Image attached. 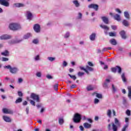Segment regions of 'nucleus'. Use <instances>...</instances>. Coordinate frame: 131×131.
<instances>
[{
  "mask_svg": "<svg viewBox=\"0 0 131 131\" xmlns=\"http://www.w3.org/2000/svg\"><path fill=\"white\" fill-rule=\"evenodd\" d=\"M79 128H80L81 131H83L84 129V128H83V126H80Z\"/></svg>",
  "mask_w": 131,
  "mask_h": 131,
  "instance_id": "774afa93",
  "label": "nucleus"
},
{
  "mask_svg": "<svg viewBox=\"0 0 131 131\" xmlns=\"http://www.w3.org/2000/svg\"><path fill=\"white\" fill-rule=\"evenodd\" d=\"M22 102V98H18L15 101V104H18V103H21Z\"/></svg>",
  "mask_w": 131,
  "mask_h": 131,
  "instance_id": "58836bf2",
  "label": "nucleus"
},
{
  "mask_svg": "<svg viewBox=\"0 0 131 131\" xmlns=\"http://www.w3.org/2000/svg\"><path fill=\"white\" fill-rule=\"evenodd\" d=\"M110 43L111 45H113V46H116L117 45V42L116 41V40L114 38H112L110 40Z\"/></svg>",
  "mask_w": 131,
  "mask_h": 131,
  "instance_id": "412c9836",
  "label": "nucleus"
},
{
  "mask_svg": "<svg viewBox=\"0 0 131 131\" xmlns=\"http://www.w3.org/2000/svg\"><path fill=\"white\" fill-rule=\"evenodd\" d=\"M58 84H56L54 85V89L55 90V91H58Z\"/></svg>",
  "mask_w": 131,
  "mask_h": 131,
  "instance_id": "5fc2aeb1",
  "label": "nucleus"
},
{
  "mask_svg": "<svg viewBox=\"0 0 131 131\" xmlns=\"http://www.w3.org/2000/svg\"><path fill=\"white\" fill-rule=\"evenodd\" d=\"M86 69L89 71H94V69L89 66H86Z\"/></svg>",
  "mask_w": 131,
  "mask_h": 131,
  "instance_id": "e433bc0d",
  "label": "nucleus"
},
{
  "mask_svg": "<svg viewBox=\"0 0 131 131\" xmlns=\"http://www.w3.org/2000/svg\"><path fill=\"white\" fill-rule=\"evenodd\" d=\"M26 114H27V115H28L29 114V107L27 106L26 108Z\"/></svg>",
  "mask_w": 131,
  "mask_h": 131,
  "instance_id": "864d4df0",
  "label": "nucleus"
},
{
  "mask_svg": "<svg viewBox=\"0 0 131 131\" xmlns=\"http://www.w3.org/2000/svg\"><path fill=\"white\" fill-rule=\"evenodd\" d=\"M127 127H128V123H126L124 125L123 128H122L121 131H126V128H127Z\"/></svg>",
  "mask_w": 131,
  "mask_h": 131,
  "instance_id": "473e14b6",
  "label": "nucleus"
},
{
  "mask_svg": "<svg viewBox=\"0 0 131 131\" xmlns=\"http://www.w3.org/2000/svg\"><path fill=\"white\" fill-rule=\"evenodd\" d=\"M116 12H117L118 13H119V14H121V11L119 9H116Z\"/></svg>",
  "mask_w": 131,
  "mask_h": 131,
  "instance_id": "338daca9",
  "label": "nucleus"
},
{
  "mask_svg": "<svg viewBox=\"0 0 131 131\" xmlns=\"http://www.w3.org/2000/svg\"><path fill=\"white\" fill-rule=\"evenodd\" d=\"M27 104H28V102H27V101H24L23 103V105L24 106H26L27 105Z\"/></svg>",
  "mask_w": 131,
  "mask_h": 131,
  "instance_id": "680f3d73",
  "label": "nucleus"
},
{
  "mask_svg": "<svg viewBox=\"0 0 131 131\" xmlns=\"http://www.w3.org/2000/svg\"><path fill=\"white\" fill-rule=\"evenodd\" d=\"M73 120L75 123H79L81 120V115L78 113H76L74 115Z\"/></svg>",
  "mask_w": 131,
  "mask_h": 131,
  "instance_id": "20e7f679",
  "label": "nucleus"
},
{
  "mask_svg": "<svg viewBox=\"0 0 131 131\" xmlns=\"http://www.w3.org/2000/svg\"><path fill=\"white\" fill-rule=\"evenodd\" d=\"M112 88L113 93H115V92H116V89L115 88V86H114V84L112 85Z\"/></svg>",
  "mask_w": 131,
  "mask_h": 131,
  "instance_id": "603ef678",
  "label": "nucleus"
},
{
  "mask_svg": "<svg viewBox=\"0 0 131 131\" xmlns=\"http://www.w3.org/2000/svg\"><path fill=\"white\" fill-rule=\"evenodd\" d=\"M112 72H113V73H116V72L117 71V68L116 67L115 68H112L111 69Z\"/></svg>",
  "mask_w": 131,
  "mask_h": 131,
  "instance_id": "a19ab883",
  "label": "nucleus"
},
{
  "mask_svg": "<svg viewBox=\"0 0 131 131\" xmlns=\"http://www.w3.org/2000/svg\"><path fill=\"white\" fill-rule=\"evenodd\" d=\"M121 78H122V81H123V82H126L127 80H126V78L125 77V73H123L122 74Z\"/></svg>",
  "mask_w": 131,
  "mask_h": 131,
  "instance_id": "5701e85b",
  "label": "nucleus"
},
{
  "mask_svg": "<svg viewBox=\"0 0 131 131\" xmlns=\"http://www.w3.org/2000/svg\"><path fill=\"white\" fill-rule=\"evenodd\" d=\"M10 0H0V5L4 7H9L10 6Z\"/></svg>",
  "mask_w": 131,
  "mask_h": 131,
  "instance_id": "423d86ee",
  "label": "nucleus"
},
{
  "mask_svg": "<svg viewBox=\"0 0 131 131\" xmlns=\"http://www.w3.org/2000/svg\"><path fill=\"white\" fill-rule=\"evenodd\" d=\"M23 82V79L19 78H18V82L19 83H21V82Z\"/></svg>",
  "mask_w": 131,
  "mask_h": 131,
  "instance_id": "69168bd1",
  "label": "nucleus"
},
{
  "mask_svg": "<svg viewBox=\"0 0 131 131\" xmlns=\"http://www.w3.org/2000/svg\"><path fill=\"white\" fill-rule=\"evenodd\" d=\"M7 61H9V58L6 57H2L3 62H7Z\"/></svg>",
  "mask_w": 131,
  "mask_h": 131,
  "instance_id": "8fccbe9b",
  "label": "nucleus"
},
{
  "mask_svg": "<svg viewBox=\"0 0 131 131\" xmlns=\"http://www.w3.org/2000/svg\"><path fill=\"white\" fill-rule=\"evenodd\" d=\"M30 104L32 105V106H35V102L34 100H30Z\"/></svg>",
  "mask_w": 131,
  "mask_h": 131,
  "instance_id": "09e8293b",
  "label": "nucleus"
},
{
  "mask_svg": "<svg viewBox=\"0 0 131 131\" xmlns=\"http://www.w3.org/2000/svg\"><path fill=\"white\" fill-rule=\"evenodd\" d=\"M27 18L28 20H32L33 18V15L30 11H27Z\"/></svg>",
  "mask_w": 131,
  "mask_h": 131,
  "instance_id": "ddd939ff",
  "label": "nucleus"
},
{
  "mask_svg": "<svg viewBox=\"0 0 131 131\" xmlns=\"http://www.w3.org/2000/svg\"><path fill=\"white\" fill-rule=\"evenodd\" d=\"M13 6L15 8H23L25 7V5L22 3H15Z\"/></svg>",
  "mask_w": 131,
  "mask_h": 131,
  "instance_id": "2eb2a0df",
  "label": "nucleus"
},
{
  "mask_svg": "<svg viewBox=\"0 0 131 131\" xmlns=\"http://www.w3.org/2000/svg\"><path fill=\"white\" fill-rule=\"evenodd\" d=\"M88 8H89V9H94L95 11H98V10H99V5L92 4L89 5Z\"/></svg>",
  "mask_w": 131,
  "mask_h": 131,
  "instance_id": "9d476101",
  "label": "nucleus"
},
{
  "mask_svg": "<svg viewBox=\"0 0 131 131\" xmlns=\"http://www.w3.org/2000/svg\"><path fill=\"white\" fill-rule=\"evenodd\" d=\"M12 38V36L8 34H4L0 36V39L1 40H6L7 39H10Z\"/></svg>",
  "mask_w": 131,
  "mask_h": 131,
  "instance_id": "0eeeda50",
  "label": "nucleus"
},
{
  "mask_svg": "<svg viewBox=\"0 0 131 131\" xmlns=\"http://www.w3.org/2000/svg\"><path fill=\"white\" fill-rule=\"evenodd\" d=\"M114 18L115 20H116L117 21H121V18L120 17V15L118 14H116L114 16Z\"/></svg>",
  "mask_w": 131,
  "mask_h": 131,
  "instance_id": "aec40b11",
  "label": "nucleus"
},
{
  "mask_svg": "<svg viewBox=\"0 0 131 131\" xmlns=\"http://www.w3.org/2000/svg\"><path fill=\"white\" fill-rule=\"evenodd\" d=\"M4 69H8L10 73L12 74H16L18 71H19V69L16 67H12L11 65L5 66L4 67Z\"/></svg>",
  "mask_w": 131,
  "mask_h": 131,
  "instance_id": "f03ea898",
  "label": "nucleus"
},
{
  "mask_svg": "<svg viewBox=\"0 0 131 131\" xmlns=\"http://www.w3.org/2000/svg\"><path fill=\"white\" fill-rule=\"evenodd\" d=\"M83 126L85 128H91L92 125L91 124H89L88 123H84L83 124Z\"/></svg>",
  "mask_w": 131,
  "mask_h": 131,
  "instance_id": "bb28decb",
  "label": "nucleus"
},
{
  "mask_svg": "<svg viewBox=\"0 0 131 131\" xmlns=\"http://www.w3.org/2000/svg\"><path fill=\"white\" fill-rule=\"evenodd\" d=\"M81 17H82V14L81 13H79V15H78V19H81Z\"/></svg>",
  "mask_w": 131,
  "mask_h": 131,
  "instance_id": "0e129e2a",
  "label": "nucleus"
},
{
  "mask_svg": "<svg viewBox=\"0 0 131 131\" xmlns=\"http://www.w3.org/2000/svg\"><path fill=\"white\" fill-rule=\"evenodd\" d=\"M69 36H70V33H69V32H67L64 36V38H68L69 37Z\"/></svg>",
  "mask_w": 131,
  "mask_h": 131,
  "instance_id": "ea45409f",
  "label": "nucleus"
},
{
  "mask_svg": "<svg viewBox=\"0 0 131 131\" xmlns=\"http://www.w3.org/2000/svg\"><path fill=\"white\" fill-rule=\"evenodd\" d=\"M111 27L113 30H116V29L117 28V26H112Z\"/></svg>",
  "mask_w": 131,
  "mask_h": 131,
  "instance_id": "052dcab7",
  "label": "nucleus"
},
{
  "mask_svg": "<svg viewBox=\"0 0 131 131\" xmlns=\"http://www.w3.org/2000/svg\"><path fill=\"white\" fill-rule=\"evenodd\" d=\"M3 112L5 114H13V111L8 108H3Z\"/></svg>",
  "mask_w": 131,
  "mask_h": 131,
  "instance_id": "f8f14e48",
  "label": "nucleus"
},
{
  "mask_svg": "<svg viewBox=\"0 0 131 131\" xmlns=\"http://www.w3.org/2000/svg\"><path fill=\"white\" fill-rule=\"evenodd\" d=\"M107 116L111 118V114H112V113L111 112V110H108L107 111V113H106Z\"/></svg>",
  "mask_w": 131,
  "mask_h": 131,
  "instance_id": "c9c22d12",
  "label": "nucleus"
},
{
  "mask_svg": "<svg viewBox=\"0 0 131 131\" xmlns=\"http://www.w3.org/2000/svg\"><path fill=\"white\" fill-rule=\"evenodd\" d=\"M23 41V39H16V40L12 39L11 40L9 41L8 43L9 45H14L15 43H19Z\"/></svg>",
  "mask_w": 131,
  "mask_h": 131,
  "instance_id": "1a4fd4ad",
  "label": "nucleus"
},
{
  "mask_svg": "<svg viewBox=\"0 0 131 131\" xmlns=\"http://www.w3.org/2000/svg\"><path fill=\"white\" fill-rule=\"evenodd\" d=\"M123 104L124 106H125V107H126L128 105L127 100L126 98H125V97H123Z\"/></svg>",
  "mask_w": 131,
  "mask_h": 131,
  "instance_id": "c85d7f7f",
  "label": "nucleus"
},
{
  "mask_svg": "<svg viewBox=\"0 0 131 131\" xmlns=\"http://www.w3.org/2000/svg\"><path fill=\"white\" fill-rule=\"evenodd\" d=\"M33 29L36 33L40 32V26L38 24H36L34 25Z\"/></svg>",
  "mask_w": 131,
  "mask_h": 131,
  "instance_id": "6e6552de",
  "label": "nucleus"
},
{
  "mask_svg": "<svg viewBox=\"0 0 131 131\" xmlns=\"http://www.w3.org/2000/svg\"><path fill=\"white\" fill-rule=\"evenodd\" d=\"M120 35H121L123 39H126V35H125V31H124V30H122L121 32H120Z\"/></svg>",
  "mask_w": 131,
  "mask_h": 131,
  "instance_id": "f3484780",
  "label": "nucleus"
},
{
  "mask_svg": "<svg viewBox=\"0 0 131 131\" xmlns=\"http://www.w3.org/2000/svg\"><path fill=\"white\" fill-rule=\"evenodd\" d=\"M110 36H116V33L114 32H110L108 33Z\"/></svg>",
  "mask_w": 131,
  "mask_h": 131,
  "instance_id": "c03bdc74",
  "label": "nucleus"
},
{
  "mask_svg": "<svg viewBox=\"0 0 131 131\" xmlns=\"http://www.w3.org/2000/svg\"><path fill=\"white\" fill-rule=\"evenodd\" d=\"M36 76L37 77H41V72H38L36 73Z\"/></svg>",
  "mask_w": 131,
  "mask_h": 131,
  "instance_id": "49530a36",
  "label": "nucleus"
},
{
  "mask_svg": "<svg viewBox=\"0 0 131 131\" xmlns=\"http://www.w3.org/2000/svg\"><path fill=\"white\" fill-rule=\"evenodd\" d=\"M100 102V100L97 98H95L94 100V104H98Z\"/></svg>",
  "mask_w": 131,
  "mask_h": 131,
  "instance_id": "4d7b16f0",
  "label": "nucleus"
},
{
  "mask_svg": "<svg viewBox=\"0 0 131 131\" xmlns=\"http://www.w3.org/2000/svg\"><path fill=\"white\" fill-rule=\"evenodd\" d=\"M121 126V123L118 120V119L117 118H115V123L112 122L111 124H108L107 126V128L109 131H117V128Z\"/></svg>",
  "mask_w": 131,
  "mask_h": 131,
  "instance_id": "f257e3e1",
  "label": "nucleus"
},
{
  "mask_svg": "<svg viewBox=\"0 0 131 131\" xmlns=\"http://www.w3.org/2000/svg\"><path fill=\"white\" fill-rule=\"evenodd\" d=\"M30 98L34 101H36L37 103H39V96L38 95L35 94V93H31Z\"/></svg>",
  "mask_w": 131,
  "mask_h": 131,
  "instance_id": "39448f33",
  "label": "nucleus"
},
{
  "mask_svg": "<svg viewBox=\"0 0 131 131\" xmlns=\"http://www.w3.org/2000/svg\"><path fill=\"white\" fill-rule=\"evenodd\" d=\"M126 114L127 115V116H130V111H129V110H127L126 111Z\"/></svg>",
  "mask_w": 131,
  "mask_h": 131,
  "instance_id": "3c124183",
  "label": "nucleus"
},
{
  "mask_svg": "<svg viewBox=\"0 0 131 131\" xmlns=\"http://www.w3.org/2000/svg\"><path fill=\"white\" fill-rule=\"evenodd\" d=\"M34 60L35 61H40V56L39 55H37L34 57Z\"/></svg>",
  "mask_w": 131,
  "mask_h": 131,
  "instance_id": "2f4dec72",
  "label": "nucleus"
},
{
  "mask_svg": "<svg viewBox=\"0 0 131 131\" xmlns=\"http://www.w3.org/2000/svg\"><path fill=\"white\" fill-rule=\"evenodd\" d=\"M58 123L60 125H62L64 123V119L63 118H59L58 119Z\"/></svg>",
  "mask_w": 131,
  "mask_h": 131,
  "instance_id": "c756f323",
  "label": "nucleus"
},
{
  "mask_svg": "<svg viewBox=\"0 0 131 131\" xmlns=\"http://www.w3.org/2000/svg\"><path fill=\"white\" fill-rule=\"evenodd\" d=\"M31 36H32V35L31 33L26 34L24 36V39H28Z\"/></svg>",
  "mask_w": 131,
  "mask_h": 131,
  "instance_id": "a878e982",
  "label": "nucleus"
},
{
  "mask_svg": "<svg viewBox=\"0 0 131 131\" xmlns=\"http://www.w3.org/2000/svg\"><path fill=\"white\" fill-rule=\"evenodd\" d=\"M96 38V34L95 33H92L90 36V39L94 41L95 40Z\"/></svg>",
  "mask_w": 131,
  "mask_h": 131,
  "instance_id": "cd10ccee",
  "label": "nucleus"
},
{
  "mask_svg": "<svg viewBox=\"0 0 131 131\" xmlns=\"http://www.w3.org/2000/svg\"><path fill=\"white\" fill-rule=\"evenodd\" d=\"M100 27L102 28V29H104V33L105 34L107 35L108 34V31L109 30V27L106 25H100Z\"/></svg>",
  "mask_w": 131,
  "mask_h": 131,
  "instance_id": "9b49d317",
  "label": "nucleus"
},
{
  "mask_svg": "<svg viewBox=\"0 0 131 131\" xmlns=\"http://www.w3.org/2000/svg\"><path fill=\"white\" fill-rule=\"evenodd\" d=\"M18 95L19 96V97H22L23 96V93H22V92L21 91H18Z\"/></svg>",
  "mask_w": 131,
  "mask_h": 131,
  "instance_id": "13d9d810",
  "label": "nucleus"
},
{
  "mask_svg": "<svg viewBox=\"0 0 131 131\" xmlns=\"http://www.w3.org/2000/svg\"><path fill=\"white\" fill-rule=\"evenodd\" d=\"M122 23L125 27H128V26H129V22L126 19H123Z\"/></svg>",
  "mask_w": 131,
  "mask_h": 131,
  "instance_id": "a211bd4d",
  "label": "nucleus"
},
{
  "mask_svg": "<svg viewBox=\"0 0 131 131\" xmlns=\"http://www.w3.org/2000/svg\"><path fill=\"white\" fill-rule=\"evenodd\" d=\"M2 56H4L5 57H8L9 56V55H10V52H9V51L5 50L4 52L1 53Z\"/></svg>",
  "mask_w": 131,
  "mask_h": 131,
  "instance_id": "6ab92c4d",
  "label": "nucleus"
},
{
  "mask_svg": "<svg viewBox=\"0 0 131 131\" xmlns=\"http://www.w3.org/2000/svg\"><path fill=\"white\" fill-rule=\"evenodd\" d=\"M9 27L11 30H18V29H21V26L16 23L10 24Z\"/></svg>",
  "mask_w": 131,
  "mask_h": 131,
  "instance_id": "7ed1b4c3",
  "label": "nucleus"
},
{
  "mask_svg": "<svg viewBox=\"0 0 131 131\" xmlns=\"http://www.w3.org/2000/svg\"><path fill=\"white\" fill-rule=\"evenodd\" d=\"M124 16L125 17H126V19L128 20L129 19V14H128V12L125 11L124 12Z\"/></svg>",
  "mask_w": 131,
  "mask_h": 131,
  "instance_id": "7c9ffc66",
  "label": "nucleus"
},
{
  "mask_svg": "<svg viewBox=\"0 0 131 131\" xmlns=\"http://www.w3.org/2000/svg\"><path fill=\"white\" fill-rule=\"evenodd\" d=\"M93 96H96L97 98H98V99H102V94H100L99 93H93Z\"/></svg>",
  "mask_w": 131,
  "mask_h": 131,
  "instance_id": "393cba45",
  "label": "nucleus"
},
{
  "mask_svg": "<svg viewBox=\"0 0 131 131\" xmlns=\"http://www.w3.org/2000/svg\"><path fill=\"white\" fill-rule=\"evenodd\" d=\"M67 65H68V63L66 61H63L62 62L63 67H67Z\"/></svg>",
  "mask_w": 131,
  "mask_h": 131,
  "instance_id": "de8ad7c7",
  "label": "nucleus"
},
{
  "mask_svg": "<svg viewBox=\"0 0 131 131\" xmlns=\"http://www.w3.org/2000/svg\"><path fill=\"white\" fill-rule=\"evenodd\" d=\"M103 88L104 89H108V84L106 82H104L103 84Z\"/></svg>",
  "mask_w": 131,
  "mask_h": 131,
  "instance_id": "6e6d98bb",
  "label": "nucleus"
},
{
  "mask_svg": "<svg viewBox=\"0 0 131 131\" xmlns=\"http://www.w3.org/2000/svg\"><path fill=\"white\" fill-rule=\"evenodd\" d=\"M88 91H93L94 90V88L91 85H88L86 88Z\"/></svg>",
  "mask_w": 131,
  "mask_h": 131,
  "instance_id": "4c0bfd02",
  "label": "nucleus"
},
{
  "mask_svg": "<svg viewBox=\"0 0 131 131\" xmlns=\"http://www.w3.org/2000/svg\"><path fill=\"white\" fill-rule=\"evenodd\" d=\"M128 98L131 100V86H128Z\"/></svg>",
  "mask_w": 131,
  "mask_h": 131,
  "instance_id": "4be33fe9",
  "label": "nucleus"
},
{
  "mask_svg": "<svg viewBox=\"0 0 131 131\" xmlns=\"http://www.w3.org/2000/svg\"><path fill=\"white\" fill-rule=\"evenodd\" d=\"M88 64L89 65V66H91L92 67L94 66V64H93L92 62H88Z\"/></svg>",
  "mask_w": 131,
  "mask_h": 131,
  "instance_id": "e2e57ef3",
  "label": "nucleus"
},
{
  "mask_svg": "<svg viewBox=\"0 0 131 131\" xmlns=\"http://www.w3.org/2000/svg\"><path fill=\"white\" fill-rule=\"evenodd\" d=\"M68 76H70L71 78H72V79H73L74 80H75V79H76V76H75V75H71L70 74H69Z\"/></svg>",
  "mask_w": 131,
  "mask_h": 131,
  "instance_id": "79ce46f5",
  "label": "nucleus"
},
{
  "mask_svg": "<svg viewBox=\"0 0 131 131\" xmlns=\"http://www.w3.org/2000/svg\"><path fill=\"white\" fill-rule=\"evenodd\" d=\"M33 43H34L35 45H37L39 42L38 39H34L33 41Z\"/></svg>",
  "mask_w": 131,
  "mask_h": 131,
  "instance_id": "37998d69",
  "label": "nucleus"
},
{
  "mask_svg": "<svg viewBox=\"0 0 131 131\" xmlns=\"http://www.w3.org/2000/svg\"><path fill=\"white\" fill-rule=\"evenodd\" d=\"M3 119L6 122H12V120L11 119V118H10L9 117H8L7 116H3Z\"/></svg>",
  "mask_w": 131,
  "mask_h": 131,
  "instance_id": "4468645a",
  "label": "nucleus"
},
{
  "mask_svg": "<svg viewBox=\"0 0 131 131\" xmlns=\"http://www.w3.org/2000/svg\"><path fill=\"white\" fill-rule=\"evenodd\" d=\"M101 19L105 24H109V19L106 16H102Z\"/></svg>",
  "mask_w": 131,
  "mask_h": 131,
  "instance_id": "dca6fc26",
  "label": "nucleus"
},
{
  "mask_svg": "<svg viewBox=\"0 0 131 131\" xmlns=\"http://www.w3.org/2000/svg\"><path fill=\"white\" fill-rule=\"evenodd\" d=\"M84 75V73L81 72H79L78 73V76L79 77L83 76Z\"/></svg>",
  "mask_w": 131,
  "mask_h": 131,
  "instance_id": "a18cd8bd",
  "label": "nucleus"
},
{
  "mask_svg": "<svg viewBox=\"0 0 131 131\" xmlns=\"http://www.w3.org/2000/svg\"><path fill=\"white\" fill-rule=\"evenodd\" d=\"M48 60H49V61H50V62H53V61H55L56 60V58L53 57H48Z\"/></svg>",
  "mask_w": 131,
  "mask_h": 131,
  "instance_id": "72a5a7b5",
  "label": "nucleus"
},
{
  "mask_svg": "<svg viewBox=\"0 0 131 131\" xmlns=\"http://www.w3.org/2000/svg\"><path fill=\"white\" fill-rule=\"evenodd\" d=\"M117 70L118 71V73H119V74H121V71H122V70L120 67L117 66Z\"/></svg>",
  "mask_w": 131,
  "mask_h": 131,
  "instance_id": "f704fd0d",
  "label": "nucleus"
},
{
  "mask_svg": "<svg viewBox=\"0 0 131 131\" xmlns=\"http://www.w3.org/2000/svg\"><path fill=\"white\" fill-rule=\"evenodd\" d=\"M47 78H48V79H53V77H52V76L50 75H47L46 76Z\"/></svg>",
  "mask_w": 131,
  "mask_h": 131,
  "instance_id": "bf43d9fd",
  "label": "nucleus"
},
{
  "mask_svg": "<svg viewBox=\"0 0 131 131\" xmlns=\"http://www.w3.org/2000/svg\"><path fill=\"white\" fill-rule=\"evenodd\" d=\"M73 3L74 5H75L76 8H78L79 7H80V4L79 3H78V1L77 0H75L73 1Z\"/></svg>",
  "mask_w": 131,
  "mask_h": 131,
  "instance_id": "b1692460",
  "label": "nucleus"
}]
</instances>
